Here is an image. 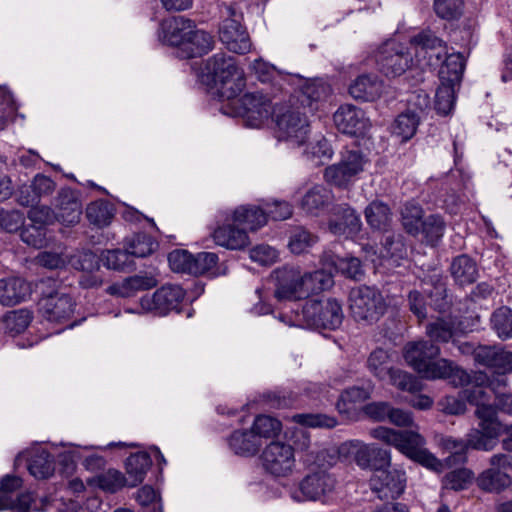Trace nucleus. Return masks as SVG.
Listing matches in <instances>:
<instances>
[{
	"mask_svg": "<svg viewBox=\"0 0 512 512\" xmlns=\"http://www.w3.org/2000/svg\"><path fill=\"white\" fill-rule=\"evenodd\" d=\"M335 478L324 469L306 475L299 484L290 490L291 498L296 502L317 501L333 491Z\"/></svg>",
	"mask_w": 512,
	"mask_h": 512,
	"instance_id": "nucleus-11",
	"label": "nucleus"
},
{
	"mask_svg": "<svg viewBox=\"0 0 512 512\" xmlns=\"http://www.w3.org/2000/svg\"><path fill=\"white\" fill-rule=\"evenodd\" d=\"M491 325L499 338H512V310L506 306L496 309L491 316Z\"/></svg>",
	"mask_w": 512,
	"mask_h": 512,
	"instance_id": "nucleus-52",
	"label": "nucleus"
},
{
	"mask_svg": "<svg viewBox=\"0 0 512 512\" xmlns=\"http://www.w3.org/2000/svg\"><path fill=\"white\" fill-rule=\"evenodd\" d=\"M263 402L272 409L294 407L297 404V396L289 391H273L263 393Z\"/></svg>",
	"mask_w": 512,
	"mask_h": 512,
	"instance_id": "nucleus-62",
	"label": "nucleus"
},
{
	"mask_svg": "<svg viewBox=\"0 0 512 512\" xmlns=\"http://www.w3.org/2000/svg\"><path fill=\"white\" fill-rule=\"evenodd\" d=\"M218 255L213 252H200L193 255L192 274L191 275H208L217 277L225 274V270L218 266Z\"/></svg>",
	"mask_w": 512,
	"mask_h": 512,
	"instance_id": "nucleus-41",
	"label": "nucleus"
},
{
	"mask_svg": "<svg viewBox=\"0 0 512 512\" xmlns=\"http://www.w3.org/2000/svg\"><path fill=\"white\" fill-rule=\"evenodd\" d=\"M361 226L359 215L349 206H340L329 221L330 232L339 236L351 237L360 231Z\"/></svg>",
	"mask_w": 512,
	"mask_h": 512,
	"instance_id": "nucleus-29",
	"label": "nucleus"
},
{
	"mask_svg": "<svg viewBox=\"0 0 512 512\" xmlns=\"http://www.w3.org/2000/svg\"><path fill=\"white\" fill-rule=\"evenodd\" d=\"M305 288L307 296L310 293H318L332 287L334 281L330 273L324 270H316L311 273H304Z\"/></svg>",
	"mask_w": 512,
	"mask_h": 512,
	"instance_id": "nucleus-59",
	"label": "nucleus"
},
{
	"mask_svg": "<svg viewBox=\"0 0 512 512\" xmlns=\"http://www.w3.org/2000/svg\"><path fill=\"white\" fill-rule=\"evenodd\" d=\"M256 76V78L262 83L271 82L274 85L282 86V82L288 83V75L290 73H284L282 70H278L276 66H249Z\"/></svg>",
	"mask_w": 512,
	"mask_h": 512,
	"instance_id": "nucleus-63",
	"label": "nucleus"
},
{
	"mask_svg": "<svg viewBox=\"0 0 512 512\" xmlns=\"http://www.w3.org/2000/svg\"><path fill=\"white\" fill-rule=\"evenodd\" d=\"M302 321L315 329L335 330L343 322L341 303L335 298L308 299L301 310Z\"/></svg>",
	"mask_w": 512,
	"mask_h": 512,
	"instance_id": "nucleus-5",
	"label": "nucleus"
},
{
	"mask_svg": "<svg viewBox=\"0 0 512 512\" xmlns=\"http://www.w3.org/2000/svg\"><path fill=\"white\" fill-rule=\"evenodd\" d=\"M317 241V237L302 227L294 229L289 240V249L294 254L307 252Z\"/></svg>",
	"mask_w": 512,
	"mask_h": 512,
	"instance_id": "nucleus-60",
	"label": "nucleus"
},
{
	"mask_svg": "<svg viewBox=\"0 0 512 512\" xmlns=\"http://www.w3.org/2000/svg\"><path fill=\"white\" fill-rule=\"evenodd\" d=\"M367 159L359 150H346L337 164L327 167L324 171L325 180L335 186H346L353 177L364 170Z\"/></svg>",
	"mask_w": 512,
	"mask_h": 512,
	"instance_id": "nucleus-14",
	"label": "nucleus"
},
{
	"mask_svg": "<svg viewBox=\"0 0 512 512\" xmlns=\"http://www.w3.org/2000/svg\"><path fill=\"white\" fill-rule=\"evenodd\" d=\"M446 222L440 214H430L424 218L420 226V234L430 246H435L444 236Z\"/></svg>",
	"mask_w": 512,
	"mask_h": 512,
	"instance_id": "nucleus-42",
	"label": "nucleus"
},
{
	"mask_svg": "<svg viewBox=\"0 0 512 512\" xmlns=\"http://www.w3.org/2000/svg\"><path fill=\"white\" fill-rule=\"evenodd\" d=\"M416 62L425 64H465L468 54L449 52L447 45L431 30H423L411 38Z\"/></svg>",
	"mask_w": 512,
	"mask_h": 512,
	"instance_id": "nucleus-3",
	"label": "nucleus"
},
{
	"mask_svg": "<svg viewBox=\"0 0 512 512\" xmlns=\"http://www.w3.org/2000/svg\"><path fill=\"white\" fill-rule=\"evenodd\" d=\"M232 105L235 113L252 128L260 127L273 113L271 99L261 92L245 93Z\"/></svg>",
	"mask_w": 512,
	"mask_h": 512,
	"instance_id": "nucleus-9",
	"label": "nucleus"
},
{
	"mask_svg": "<svg viewBox=\"0 0 512 512\" xmlns=\"http://www.w3.org/2000/svg\"><path fill=\"white\" fill-rule=\"evenodd\" d=\"M463 0H434L433 7L436 15L444 20H458L464 12Z\"/></svg>",
	"mask_w": 512,
	"mask_h": 512,
	"instance_id": "nucleus-57",
	"label": "nucleus"
},
{
	"mask_svg": "<svg viewBox=\"0 0 512 512\" xmlns=\"http://www.w3.org/2000/svg\"><path fill=\"white\" fill-rule=\"evenodd\" d=\"M392 353L383 348L374 349L368 356L366 366L370 373L379 380H384L394 368L391 366Z\"/></svg>",
	"mask_w": 512,
	"mask_h": 512,
	"instance_id": "nucleus-39",
	"label": "nucleus"
},
{
	"mask_svg": "<svg viewBox=\"0 0 512 512\" xmlns=\"http://www.w3.org/2000/svg\"><path fill=\"white\" fill-rule=\"evenodd\" d=\"M437 344L428 340L409 342L405 346L404 358L406 362L419 374L440 355Z\"/></svg>",
	"mask_w": 512,
	"mask_h": 512,
	"instance_id": "nucleus-24",
	"label": "nucleus"
},
{
	"mask_svg": "<svg viewBox=\"0 0 512 512\" xmlns=\"http://www.w3.org/2000/svg\"><path fill=\"white\" fill-rule=\"evenodd\" d=\"M474 382L477 384H486V387L495 394L496 401L497 395L506 393L504 389L508 384V379L505 373L499 371L491 376L479 371L474 373Z\"/></svg>",
	"mask_w": 512,
	"mask_h": 512,
	"instance_id": "nucleus-61",
	"label": "nucleus"
},
{
	"mask_svg": "<svg viewBox=\"0 0 512 512\" xmlns=\"http://www.w3.org/2000/svg\"><path fill=\"white\" fill-rule=\"evenodd\" d=\"M288 84L300 89V102L311 110H317L319 104L326 102L333 93L332 86L323 78L303 79L299 74H289Z\"/></svg>",
	"mask_w": 512,
	"mask_h": 512,
	"instance_id": "nucleus-17",
	"label": "nucleus"
},
{
	"mask_svg": "<svg viewBox=\"0 0 512 512\" xmlns=\"http://www.w3.org/2000/svg\"><path fill=\"white\" fill-rule=\"evenodd\" d=\"M365 218L372 229L383 231L387 230L392 219L389 206L381 201H373L366 207Z\"/></svg>",
	"mask_w": 512,
	"mask_h": 512,
	"instance_id": "nucleus-43",
	"label": "nucleus"
},
{
	"mask_svg": "<svg viewBox=\"0 0 512 512\" xmlns=\"http://www.w3.org/2000/svg\"><path fill=\"white\" fill-rule=\"evenodd\" d=\"M32 321V314L27 309H18L7 312L2 318V327L5 333L16 336L24 332Z\"/></svg>",
	"mask_w": 512,
	"mask_h": 512,
	"instance_id": "nucleus-46",
	"label": "nucleus"
},
{
	"mask_svg": "<svg viewBox=\"0 0 512 512\" xmlns=\"http://www.w3.org/2000/svg\"><path fill=\"white\" fill-rule=\"evenodd\" d=\"M56 189V183L48 176L38 173L29 184H23L16 192V200L24 207H34L42 199L50 197Z\"/></svg>",
	"mask_w": 512,
	"mask_h": 512,
	"instance_id": "nucleus-23",
	"label": "nucleus"
},
{
	"mask_svg": "<svg viewBox=\"0 0 512 512\" xmlns=\"http://www.w3.org/2000/svg\"><path fill=\"white\" fill-rule=\"evenodd\" d=\"M450 272L460 286L474 283L478 277L476 262L466 254L459 255L452 260Z\"/></svg>",
	"mask_w": 512,
	"mask_h": 512,
	"instance_id": "nucleus-33",
	"label": "nucleus"
},
{
	"mask_svg": "<svg viewBox=\"0 0 512 512\" xmlns=\"http://www.w3.org/2000/svg\"><path fill=\"white\" fill-rule=\"evenodd\" d=\"M231 220L251 231L258 230L267 223L265 207L260 208L254 205L239 206L232 212Z\"/></svg>",
	"mask_w": 512,
	"mask_h": 512,
	"instance_id": "nucleus-31",
	"label": "nucleus"
},
{
	"mask_svg": "<svg viewBox=\"0 0 512 512\" xmlns=\"http://www.w3.org/2000/svg\"><path fill=\"white\" fill-rule=\"evenodd\" d=\"M387 378L393 386L402 391L414 394L423 389L422 383L415 376L400 369L391 370Z\"/></svg>",
	"mask_w": 512,
	"mask_h": 512,
	"instance_id": "nucleus-54",
	"label": "nucleus"
},
{
	"mask_svg": "<svg viewBox=\"0 0 512 512\" xmlns=\"http://www.w3.org/2000/svg\"><path fill=\"white\" fill-rule=\"evenodd\" d=\"M426 379H448L455 386H463L469 382V374L453 361L441 358L433 360L420 374Z\"/></svg>",
	"mask_w": 512,
	"mask_h": 512,
	"instance_id": "nucleus-25",
	"label": "nucleus"
},
{
	"mask_svg": "<svg viewBox=\"0 0 512 512\" xmlns=\"http://www.w3.org/2000/svg\"><path fill=\"white\" fill-rule=\"evenodd\" d=\"M265 471L275 477H286L295 467L294 448L282 441H272L261 454Z\"/></svg>",
	"mask_w": 512,
	"mask_h": 512,
	"instance_id": "nucleus-12",
	"label": "nucleus"
},
{
	"mask_svg": "<svg viewBox=\"0 0 512 512\" xmlns=\"http://www.w3.org/2000/svg\"><path fill=\"white\" fill-rule=\"evenodd\" d=\"M293 421L306 427L332 429L337 426L335 417L321 413H300L292 417Z\"/></svg>",
	"mask_w": 512,
	"mask_h": 512,
	"instance_id": "nucleus-56",
	"label": "nucleus"
},
{
	"mask_svg": "<svg viewBox=\"0 0 512 512\" xmlns=\"http://www.w3.org/2000/svg\"><path fill=\"white\" fill-rule=\"evenodd\" d=\"M54 469L53 456L46 451L34 454L29 460L28 470L37 479L49 478L53 474Z\"/></svg>",
	"mask_w": 512,
	"mask_h": 512,
	"instance_id": "nucleus-49",
	"label": "nucleus"
},
{
	"mask_svg": "<svg viewBox=\"0 0 512 512\" xmlns=\"http://www.w3.org/2000/svg\"><path fill=\"white\" fill-rule=\"evenodd\" d=\"M474 414L478 419V425L467 434V445L474 450L491 451L496 447L502 434V423L496 412L490 408H481Z\"/></svg>",
	"mask_w": 512,
	"mask_h": 512,
	"instance_id": "nucleus-6",
	"label": "nucleus"
},
{
	"mask_svg": "<svg viewBox=\"0 0 512 512\" xmlns=\"http://www.w3.org/2000/svg\"><path fill=\"white\" fill-rule=\"evenodd\" d=\"M384 83L376 75L362 74L349 85L348 92L356 101L374 102L382 96Z\"/></svg>",
	"mask_w": 512,
	"mask_h": 512,
	"instance_id": "nucleus-26",
	"label": "nucleus"
},
{
	"mask_svg": "<svg viewBox=\"0 0 512 512\" xmlns=\"http://www.w3.org/2000/svg\"><path fill=\"white\" fill-rule=\"evenodd\" d=\"M343 457L352 458L362 469L384 468L391 466V452L375 445L365 444L360 440H350L339 446Z\"/></svg>",
	"mask_w": 512,
	"mask_h": 512,
	"instance_id": "nucleus-7",
	"label": "nucleus"
},
{
	"mask_svg": "<svg viewBox=\"0 0 512 512\" xmlns=\"http://www.w3.org/2000/svg\"><path fill=\"white\" fill-rule=\"evenodd\" d=\"M151 464L152 460L148 453L131 454L126 460L127 486L135 487L142 483Z\"/></svg>",
	"mask_w": 512,
	"mask_h": 512,
	"instance_id": "nucleus-34",
	"label": "nucleus"
},
{
	"mask_svg": "<svg viewBox=\"0 0 512 512\" xmlns=\"http://www.w3.org/2000/svg\"><path fill=\"white\" fill-rule=\"evenodd\" d=\"M213 239L217 245L231 250L243 249L249 244V237L245 229L236 228L231 224L215 229Z\"/></svg>",
	"mask_w": 512,
	"mask_h": 512,
	"instance_id": "nucleus-32",
	"label": "nucleus"
},
{
	"mask_svg": "<svg viewBox=\"0 0 512 512\" xmlns=\"http://www.w3.org/2000/svg\"><path fill=\"white\" fill-rule=\"evenodd\" d=\"M424 218L422 206L415 201H408L401 207V225L405 232L413 237L420 235V226Z\"/></svg>",
	"mask_w": 512,
	"mask_h": 512,
	"instance_id": "nucleus-36",
	"label": "nucleus"
},
{
	"mask_svg": "<svg viewBox=\"0 0 512 512\" xmlns=\"http://www.w3.org/2000/svg\"><path fill=\"white\" fill-rule=\"evenodd\" d=\"M114 216L112 205L104 200L91 202L86 208V217L97 227H105L111 223Z\"/></svg>",
	"mask_w": 512,
	"mask_h": 512,
	"instance_id": "nucleus-48",
	"label": "nucleus"
},
{
	"mask_svg": "<svg viewBox=\"0 0 512 512\" xmlns=\"http://www.w3.org/2000/svg\"><path fill=\"white\" fill-rule=\"evenodd\" d=\"M228 16L221 23L219 29L220 40L227 49L236 54H245L250 50L251 43L246 29L241 24V15H237L234 8H227Z\"/></svg>",
	"mask_w": 512,
	"mask_h": 512,
	"instance_id": "nucleus-19",
	"label": "nucleus"
},
{
	"mask_svg": "<svg viewBox=\"0 0 512 512\" xmlns=\"http://www.w3.org/2000/svg\"><path fill=\"white\" fill-rule=\"evenodd\" d=\"M408 256L404 236L400 233L386 235L382 241L380 258L389 261L392 265H400V261Z\"/></svg>",
	"mask_w": 512,
	"mask_h": 512,
	"instance_id": "nucleus-35",
	"label": "nucleus"
},
{
	"mask_svg": "<svg viewBox=\"0 0 512 512\" xmlns=\"http://www.w3.org/2000/svg\"><path fill=\"white\" fill-rule=\"evenodd\" d=\"M214 43L213 36L195 25L183 48L177 52V56L182 60L202 57L213 49Z\"/></svg>",
	"mask_w": 512,
	"mask_h": 512,
	"instance_id": "nucleus-30",
	"label": "nucleus"
},
{
	"mask_svg": "<svg viewBox=\"0 0 512 512\" xmlns=\"http://www.w3.org/2000/svg\"><path fill=\"white\" fill-rule=\"evenodd\" d=\"M156 246L157 244L151 236L144 233L136 234L125 241V249L131 259L149 256L154 252Z\"/></svg>",
	"mask_w": 512,
	"mask_h": 512,
	"instance_id": "nucleus-47",
	"label": "nucleus"
},
{
	"mask_svg": "<svg viewBox=\"0 0 512 512\" xmlns=\"http://www.w3.org/2000/svg\"><path fill=\"white\" fill-rule=\"evenodd\" d=\"M229 447L238 455H255L261 443L252 430H238L231 434L228 439Z\"/></svg>",
	"mask_w": 512,
	"mask_h": 512,
	"instance_id": "nucleus-37",
	"label": "nucleus"
},
{
	"mask_svg": "<svg viewBox=\"0 0 512 512\" xmlns=\"http://www.w3.org/2000/svg\"><path fill=\"white\" fill-rule=\"evenodd\" d=\"M472 478L473 473L470 470L466 468L457 469L445 475L443 484L447 489L460 491L467 488L468 484L471 483Z\"/></svg>",
	"mask_w": 512,
	"mask_h": 512,
	"instance_id": "nucleus-64",
	"label": "nucleus"
},
{
	"mask_svg": "<svg viewBox=\"0 0 512 512\" xmlns=\"http://www.w3.org/2000/svg\"><path fill=\"white\" fill-rule=\"evenodd\" d=\"M185 292L177 285H165L157 289L152 295H144L140 299L141 308L146 312L157 315H166L170 311H179L184 300Z\"/></svg>",
	"mask_w": 512,
	"mask_h": 512,
	"instance_id": "nucleus-18",
	"label": "nucleus"
},
{
	"mask_svg": "<svg viewBox=\"0 0 512 512\" xmlns=\"http://www.w3.org/2000/svg\"><path fill=\"white\" fill-rule=\"evenodd\" d=\"M465 385L467 387L463 391L464 397L469 403L476 406L475 412H478L481 408H490L497 413L494 404L489 403L490 397L486 391V389H488L486 384L475 383L473 374L472 376L469 375V382L465 383L463 386Z\"/></svg>",
	"mask_w": 512,
	"mask_h": 512,
	"instance_id": "nucleus-45",
	"label": "nucleus"
},
{
	"mask_svg": "<svg viewBox=\"0 0 512 512\" xmlns=\"http://www.w3.org/2000/svg\"><path fill=\"white\" fill-rule=\"evenodd\" d=\"M193 71L208 92L221 100L234 102L246 85L241 66H195Z\"/></svg>",
	"mask_w": 512,
	"mask_h": 512,
	"instance_id": "nucleus-2",
	"label": "nucleus"
},
{
	"mask_svg": "<svg viewBox=\"0 0 512 512\" xmlns=\"http://www.w3.org/2000/svg\"><path fill=\"white\" fill-rule=\"evenodd\" d=\"M251 430L257 438H272L281 432L282 424L274 417L259 415L255 418Z\"/></svg>",
	"mask_w": 512,
	"mask_h": 512,
	"instance_id": "nucleus-55",
	"label": "nucleus"
},
{
	"mask_svg": "<svg viewBox=\"0 0 512 512\" xmlns=\"http://www.w3.org/2000/svg\"><path fill=\"white\" fill-rule=\"evenodd\" d=\"M330 200V192L320 184L311 186L302 196L300 207L307 213L317 215Z\"/></svg>",
	"mask_w": 512,
	"mask_h": 512,
	"instance_id": "nucleus-38",
	"label": "nucleus"
},
{
	"mask_svg": "<svg viewBox=\"0 0 512 512\" xmlns=\"http://www.w3.org/2000/svg\"><path fill=\"white\" fill-rule=\"evenodd\" d=\"M374 390V384L368 381L362 386H352L345 389L337 401L336 407L339 412H346L347 404H357L368 400Z\"/></svg>",
	"mask_w": 512,
	"mask_h": 512,
	"instance_id": "nucleus-44",
	"label": "nucleus"
},
{
	"mask_svg": "<svg viewBox=\"0 0 512 512\" xmlns=\"http://www.w3.org/2000/svg\"><path fill=\"white\" fill-rule=\"evenodd\" d=\"M511 484V477L505 471L488 468L477 478V485L487 492H501Z\"/></svg>",
	"mask_w": 512,
	"mask_h": 512,
	"instance_id": "nucleus-40",
	"label": "nucleus"
},
{
	"mask_svg": "<svg viewBox=\"0 0 512 512\" xmlns=\"http://www.w3.org/2000/svg\"><path fill=\"white\" fill-rule=\"evenodd\" d=\"M377 468L370 478L371 490L381 500L397 499L406 488V473L399 469Z\"/></svg>",
	"mask_w": 512,
	"mask_h": 512,
	"instance_id": "nucleus-16",
	"label": "nucleus"
},
{
	"mask_svg": "<svg viewBox=\"0 0 512 512\" xmlns=\"http://www.w3.org/2000/svg\"><path fill=\"white\" fill-rule=\"evenodd\" d=\"M370 435L427 469L435 472H441L443 469L441 461L426 448V439L417 431L379 426L371 429Z\"/></svg>",
	"mask_w": 512,
	"mask_h": 512,
	"instance_id": "nucleus-1",
	"label": "nucleus"
},
{
	"mask_svg": "<svg viewBox=\"0 0 512 512\" xmlns=\"http://www.w3.org/2000/svg\"><path fill=\"white\" fill-rule=\"evenodd\" d=\"M31 294L30 284L21 277L0 279V304L14 306L25 301Z\"/></svg>",
	"mask_w": 512,
	"mask_h": 512,
	"instance_id": "nucleus-28",
	"label": "nucleus"
},
{
	"mask_svg": "<svg viewBox=\"0 0 512 512\" xmlns=\"http://www.w3.org/2000/svg\"><path fill=\"white\" fill-rule=\"evenodd\" d=\"M374 60L377 63L393 62L394 64H418L412 44L410 43L409 48H405L395 39H388L383 42L374 52Z\"/></svg>",
	"mask_w": 512,
	"mask_h": 512,
	"instance_id": "nucleus-27",
	"label": "nucleus"
},
{
	"mask_svg": "<svg viewBox=\"0 0 512 512\" xmlns=\"http://www.w3.org/2000/svg\"><path fill=\"white\" fill-rule=\"evenodd\" d=\"M419 121V115L415 111L407 110L396 118L394 131L403 140H409L415 135Z\"/></svg>",
	"mask_w": 512,
	"mask_h": 512,
	"instance_id": "nucleus-53",
	"label": "nucleus"
},
{
	"mask_svg": "<svg viewBox=\"0 0 512 512\" xmlns=\"http://www.w3.org/2000/svg\"><path fill=\"white\" fill-rule=\"evenodd\" d=\"M101 261L105 267L113 270L124 271L134 267V260L126 249L105 250L101 254Z\"/></svg>",
	"mask_w": 512,
	"mask_h": 512,
	"instance_id": "nucleus-51",
	"label": "nucleus"
},
{
	"mask_svg": "<svg viewBox=\"0 0 512 512\" xmlns=\"http://www.w3.org/2000/svg\"><path fill=\"white\" fill-rule=\"evenodd\" d=\"M465 66H440V85L435 94V110L448 115L454 108L456 94L461 86Z\"/></svg>",
	"mask_w": 512,
	"mask_h": 512,
	"instance_id": "nucleus-10",
	"label": "nucleus"
},
{
	"mask_svg": "<svg viewBox=\"0 0 512 512\" xmlns=\"http://www.w3.org/2000/svg\"><path fill=\"white\" fill-rule=\"evenodd\" d=\"M333 121L338 131L353 136L365 134L371 126L364 110L352 104L339 106L333 114Z\"/></svg>",
	"mask_w": 512,
	"mask_h": 512,
	"instance_id": "nucleus-20",
	"label": "nucleus"
},
{
	"mask_svg": "<svg viewBox=\"0 0 512 512\" xmlns=\"http://www.w3.org/2000/svg\"><path fill=\"white\" fill-rule=\"evenodd\" d=\"M276 280L274 296L278 301H298L307 297L304 274L299 267L284 266L273 271Z\"/></svg>",
	"mask_w": 512,
	"mask_h": 512,
	"instance_id": "nucleus-13",
	"label": "nucleus"
},
{
	"mask_svg": "<svg viewBox=\"0 0 512 512\" xmlns=\"http://www.w3.org/2000/svg\"><path fill=\"white\" fill-rule=\"evenodd\" d=\"M94 481L100 489L110 493H115L127 485L125 476L115 469H109L97 475Z\"/></svg>",
	"mask_w": 512,
	"mask_h": 512,
	"instance_id": "nucleus-58",
	"label": "nucleus"
},
{
	"mask_svg": "<svg viewBox=\"0 0 512 512\" xmlns=\"http://www.w3.org/2000/svg\"><path fill=\"white\" fill-rule=\"evenodd\" d=\"M54 217L65 225L79 223L83 212L82 201L77 190L61 188L52 202Z\"/></svg>",
	"mask_w": 512,
	"mask_h": 512,
	"instance_id": "nucleus-21",
	"label": "nucleus"
},
{
	"mask_svg": "<svg viewBox=\"0 0 512 512\" xmlns=\"http://www.w3.org/2000/svg\"><path fill=\"white\" fill-rule=\"evenodd\" d=\"M38 305L39 312L46 321L54 324H66L67 327L74 326L70 320L74 314L76 303L70 294L60 290L43 293Z\"/></svg>",
	"mask_w": 512,
	"mask_h": 512,
	"instance_id": "nucleus-8",
	"label": "nucleus"
},
{
	"mask_svg": "<svg viewBox=\"0 0 512 512\" xmlns=\"http://www.w3.org/2000/svg\"><path fill=\"white\" fill-rule=\"evenodd\" d=\"M426 335L432 343H447L454 336V325L449 320L438 318L427 324Z\"/></svg>",
	"mask_w": 512,
	"mask_h": 512,
	"instance_id": "nucleus-50",
	"label": "nucleus"
},
{
	"mask_svg": "<svg viewBox=\"0 0 512 512\" xmlns=\"http://www.w3.org/2000/svg\"><path fill=\"white\" fill-rule=\"evenodd\" d=\"M276 134L279 140L289 142L293 146L305 144L309 134L307 117L298 110H286L277 115Z\"/></svg>",
	"mask_w": 512,
	"mask_h": 512,
	"instance_id": "nucleus-15",
	"label": "nucleus"
},
{
	"mask_svg": "<svg viewBox=\"0 0 512 512\" xmlns=\"http://www.w3.org/2000/svg\"><path fill=\"white\" fill-rule=\"evenodd\" d=\"M196 23L184 16H174L163 20L158 30L159 41L168 46L176 47L181 51L189 35L193 32Z\"/></svg>",
	"mask_w": 512,
	"mask_h": 512,
	"instance_id": "nucleus-22",
	"label": "nucleus"
},
{
	"mask_svg": "<svg viewBox=\"0 0 512 512\" xmlns=\"http://www.w3.org/2000/svg\"><path fill=\"white\" fill-rule=\"evenodd\" d=\"M349 309L353 319L362 325H372L384 315L387 305L379 290L360 286L351 290Z\"/></svg>",
	"mask_w": 512,
	"mask_h": 512,
	"instance_id": "nucleus-4",
	"label": "nucleus"
}]
</instances>
